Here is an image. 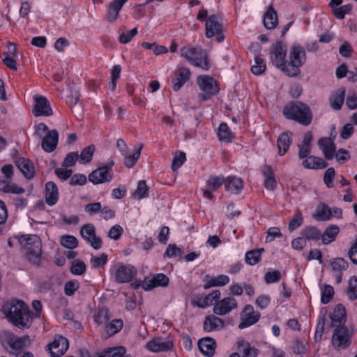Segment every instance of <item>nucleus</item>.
Segmentation results:
<instances>
[{"mask_svg": "<svg viewBox=\"0 0 357 357\" xmlns=\"http://www.w3.org/2000/svg\"><path fill=\"white\" fill-rule=\"evenodd\" d=\"M302 165L305 169H318L326 168L328 166V164L321 158L308 155L303 160Z\"/></svg>", "mask_w": 357, "mask_h": 357, "instance_id": "c85d7f7f", "label": "nucleus"}, {"mask_svg": "<svg viewBox=\"0 0 357 357\" xmlns=\"http://www.w3.org/2000/svg\"><path fill=\"white\" fill-rule=\"evenodd\" d=\"M218 137L220 141L231 142L234 138V135L226 123H221L218 129Z\"/></svg>", "mask_w": 357, "mask_h": 357, "instance_id": "f704fd0d", "label": "nucleus"}, {"mask_svg": "<svg viewBox=\"0 0 357 357\" xmlns=\"http://www.w3.org/2000/svg\"><path fill=\"white\" fill-rule=\"evenodd\" d=\"M283 114L288 119L294 120L303 126L311 123L313 116L309 106L303 102H292L284 106Z\"/></svg>", "mask_w": 357, "mask_h": 357, "instance_id": "7ed1b4c3", "label": "nucleus"}, {"mask_svg": "<svg viewBox=\"0 0 357 357\" xmlns=\"http://www.w3.org/2000/svg\"><path fill=\"white\" fill-rule=\"evenodd\" d=\"M333 271V276L335 278L336 283L340 284L342 280L343 271L349 267V264L346 259L342 257H336L330 262Z\"/></svg>", "mask_w": 357, "mask_h": 357, "instance_id": "dca6fc26", "label": "nucleus"}, {"mask_svg": "<svg viewBox=\"0 0 357 357\" xmlns=\"http://www.w3.org/2000/svg\"><path fill=\"white\" fill-rule=\"evenodd\" d=\"M331 319L333 325L338 324L337 326H342V324H344L347 319L346 310L342 304H338L335 306Z\"/></svg>", "mask_w": 357, "mask_h": 357, "instance_id": "2f4dec72", "label": "nucleus"}, {"mask_svg": "<svg viewBox=\"0 0 357 357\" xmlns=\"http://www.w3.org/2000/svg\"><path fill=\"white\" fill-rule=\"evenodd\" d=\"M180 52L181 56L186 59L192 65L204 70L210 68L208 56L201 47L187 45L183 47Z\"/></svg>", "mask_w": 357, "mask_h": 357, "instance_id": "39448f33", "label": "nucleus"}, {"mask_svg": "<svg viewBox=\"0 0 357 357\" xmlns=\"http://www.w3.org/2000/svg\"><path fill=\"white\" fill-rule=\"evenodd\" d=\"M333 296V287L329 284H324L321 288V302L323 304H327L332 300Z\"/></svg>", "mask_w": 357, "mask_h": 357, "instance_id": "a18cd8bd", "label": "nucleus"}, {"mask_svg": "<svg viewBox=\"0 0 357 357\" xmlns=\"http://www.w3.org/2000/svg\"><path fill=\"white\" fill-rule=\"evenodd\" d=\"M347 294L351 301H354L357 298V277L352 276L348 284Z\"/></svg>", "mask_w": 357, "mask_h": 357, "instance_id": "c03bdc74", "label": "nucleus"}, {"mask_svg": "<svg viewBox=\"0 0 357 357\" xmlns=\"http://www.w3.org/2000/svg\"><path fill=\"white\" fill-rule=\"evenodd\" d=\"M142 145H141L137 150L131 155L127 153L124 156V165L128 168L132 167L139 158Z\"/></svg>", "mask_w": 357, "mask_h": 357, "instance_id": "37998d69", "label": "nucleus"}, {"mask_svg": "<svg viewBox=\"0 0 357 357\" xmlns=\"http://www.w3.org/2000/svg\"><path fill=\"white\" fill-rule=\"evenodd\" d=\"M225 188L227 191L238 194L243 188V181L241 178L229 176L225 179Z\"/></svg>", "mask_w": 357, "mask_h": 357, "instance_id": "c756f323", "label": "nucleus"}, {"mask_svg": "<svg viewBox=\"0 0 357 357\" xmlns=\"http://www.w3.org/2000/svg\"><path fill=\"white\" fill-rule=\"evenodd\" d=\"M22 252L28 261L36 266H39L42 255V243L37 235L25 234L18 238Z\"/></svg>", "mask_w": 357, "mask_h": 357, "instance_id": "f03ea898", "label": "nucleus"}, {"mask_svg": "<svg viewBox=\"0 0 357 357\" xmlns=\"http://www.w3.org/2000/svg\"><path fill=\"white\" fill-rule=\"evenodd\" d=\"M306 61V54L304 48L299 44H294L289 52V61L286 63L287 67L283 73L289 77H295L301 73V67Z\"/></svg>", "mask_w": 357, "mask_h": 357, "instance_id": "20e7f679", "label": "nucleus"}, {"mask_svg": "<svg viewBox=\"0 0 357 357\" xmlns=\"http://www.w3.org/2000/svg\"><path fill=\"white\" fill-rule=\"evenodd\" d=\"M224 326V321L215 315L206 316L203 324V329L206 333L220 331Z\"/></svg>", "mask_w": 357, "mask_h": 357, "instance_id": "4be33fe9", "label": "nucleus"}, {"mask_svg": "<svg viewBox=\"0 0 357 357\" xmlns=\"http://www.w3.org/2000/svg\"><path fill=\"white\" fill-rule=\"evenodd\" d=\"M197 83L199 89L203 92V93L199 96L201 102L210 99L219 92L217 82L211 76L199 75L197 77Z\"/></svg>", "mask_w": 357, "mask_h": 357, "instance_id": "0eeeda50", "label": "nucleus"}, {"mask_svg": "<svg viewBox=\"0 0 357 357\" xmlns=\"http://www.w3.org/2000/svg\"><path fill=\"white\" fill-rule=\"evenodd\" d=\"M264 252V248H257L246 252L245 260L250 265H255L261 259V255Z\"/></svg>", "mask_w": 357, "mask_h": 357, "instance_id": "58836bf2", "label": "nucleus"}, {"mask_svg": "<svg viewBox=\"0 0 357 357\" xmlns=\"http://www.w3.org/2000/svg\"><path fill=\"white\" fill-rule=\"evenodd\" d=\"M281 277V273L278 270H274L267 272L264 275V280L267 284H272L279 282Z\"/></svg>", "mask_w": 357, "mask_h": 357, "instance_id": "052dcab7", "label": "nucleus"}, {"mask_svg": "<svg viewBox=\"0 0 357 357\" xmlns=\"http://www.w3.org/2000/svg\"><path fill=\"white\" fill-rule=\"evenodd\" d=\"M61 244L70 250H73L77 247L78 241L77 239L71 235H66L62 236L61 240Z\"/></svg>", "mask_w": 357, "mask_h": 357, "instance_id": "3c124183", "label": "nucleus"}, {"mask_svg": "<svg viewBox=\"0 0 357 357\" xmlns=\"http://www.w3.org/2000/svg\"><path fill=\"white\" fill-rule=\"evenodd\" d=\"M186 160L185 153L182 151H176L172 162V169L174 172L180 168Z\"/></svg>", "mask_w": 357, "mask_h": 357, "instance_id": "09e8293b", "label": "nucleus"}, {"mask_svg": "<svg viewBox=\"0 0 357 357\" xmlns=\"http://www.w3.org/2000/svg\"><path fill=\"white\" fill-rule=\"evenodd\" d=\"M122 328L123 321L121 319H113L108 324L107 323L106 326H105L102 336L106 339L119 333L122 329Z\"/></svg>", "mask_w": 357, "mask_h": 357, "instance_id": "7c9ffc66", "label": "nucleus"}, {"mask_svg": "<svg viewBox=\"0 0 357 357\" xmlns=\"http://www.w3.org/2000/svg\"><path fill=\"white\" fill-rule=\"evenodd\" d=\"M86 182V177L82 174H75L70 176L69 184L70 185H83Z\"/></svg>", "mask_w": 357, "mask_h": 357, "instance_id": "774afa93", "label": "nucleus"}, {"mask_svg": "<svg viewBox=\"0 0 357 357\" xmlns=\"http://www.w3.org/2000/svg\"><path fill=\"white\" fill-rule=\"evenodd\" d=\"M190 71L187 68H180L174 73L172 78V89L175 91H178L184 84L190 79Z\"/></svg>", "mask_w": 357, "mask_h": 357, "instance_id": "aec40b11", "label": "nucleus"}, {"mask_svg": "<svg viewBox=\"0 0 357 357\" xmlns=\"http://www.w3.org/2000/svg\"><path fill=\"white\" fill-rule=\"evenodd\" d=\"M127 1L128 0H113L109 3L106 17L109 22H116L119 17L120 10Z\"/></svg>", "mask_w": 357, "mask_h": 357, "instance_id": "b1692460", "label": "nucleus"}, {"mask_svg": "<svg viewBox=\"0 0 357 357\" xmlns=\"http://www.w3.org/2000/svg\"><path fill=\"white\" fill-rule=\"evenodd\" d=\"M241 321L238 325L240 329H243L257 323L260 318V313L255 311L251 305H246L241 313Z\"/></svg>", "mask_w": 357, "mask_h": 357, "instance_id": "f8f14e48", "label": "nucleus"}, {"mask_svg": "<svg viewBox=\"0 0 357 357\" xmlns=\"http://www.w3.org/2000/svg\"><path fill=\"white\" fill-rule=\"evenodd\" d=\"M301 236L308 241L319 240L321 236V231L315 227H308L301 231Z\"/></svg>", "mask_w": 357, "mask_h": 357, "instance_id": "ea45409f", "label": "nucleus"}, {"mask_svg": "<svg viewBox=\"0 0 357 357\" xmlns=\"http://www.w3.org/2000/svg\"><path fill=\"white\" fill-rule=\"evenodd\" d=\"M335 176V172L334 168L329 167L327 169V170L325 172L324 175V183L328 188H333V179Z\"/></svg>", "mask_w": 357, "mask_h": 357, "instance_id": "680f3d73", "label": "nucleus"}, {"mask_svg": "<svg viewBox=\"0 0 357 357\" xmlns=\"http://www.w3.org/2000/svg\"><path fill=\"white\" fill-rule=\"evenodd\" d=\"M59 199V190L53 181H48L45 184V200L49 206H54Z\"/></svg>", "mask_w": 357, "mask_h": 357, "instance_id": "cd10ccee", "label": "nucleus"}, {"mask_svg": "<svg viewBox=\"0 0 357 357\" xmlns=\"http://www.w3.org/2000/svg\"><path fill=\"white\" fill-rule=\"evenodd\" d=\"M291 132H285L281 133L278 139L277 143L279 149V155H283L288 151L291 144Z\"/></svg>", "mask_w": 357, "mask_h": 357, "instance_id": "473e14b6", "label": "nucleus"}, {"mask_svg": "<svg viewBox=\"0 0 357 357\" xmlns=\"http://www.w3.org/2000/svg\"><path fill=\"white\" fill-rule=\"evenodd\" d=\"M107 261V255L102 253L98 257H93L91 259V264L93 268H98L103 266Z\"/></svg>", "mask_w": 357, "mask_h": 357, "instance_id": "e2e57ef3", "label": "nucleus"}, {"mask_svg": "<svg viewBox=\"0 0 357 357\" xmlns=\"http://www.w3.org/2000/svg\"><path fill=\"white\" fill-rule=\"evenodd\" d=\"M206 36L208 38L216 36V40L221 43L225 37L222 33V25L218 15H211L206 20Z\"/></svg>", "mask_w": 357, "mask_h": 357, "instance_id": "1a4fd4ad", "label": "nucleus"}, {"mask_svg": "<svg viewBox=\"0 0 357 357\" xmlns=\"http://www.w3.org/2000/svg\"><path fill=\"white\" fill-rule=\"evenodd\" d=\"M182 254L181 250L178 248L175 244H170L166 249L164 257L167 256L169 258L181 256Z\"/></svg>", "mask_w": 357, "mask_h": 357, "instance_id": "338daca9", "label": "nucleus"}, {"mask_svg": "<svg viewBox=\"0 0 357 357\" xmlns=\"http://www.w3.org/2000/svg\"><path fill=\"white\" fill-rule=\"evenodd\" d=\"M137 34V29L135 27L127 33L123 32L119 35V40L122 44L129 43Z\"/></svg>", "mask_w": 357, "mask_h": 357, "instance_id": "0e129e2a", "label": "nucleus"}, {"mask_svg": "<svg viewBox=\"0 0 357 357\" xmlns=\"http://www.w3.org/2000/svg\"><path fill=\"white\" fill-rule=\"evenodd\" d=\"M173 347V342L170 340L163 341L162 338H155L146 344L148 350L152 352H163L170 350Z\"/></svg>", "mask_w": 357, "mask_h": 357, "instance_id": "412c9836", "label": "nucleus"}, {"mask_svg": "<svg viewBox=\"0 0 357 357\" xmlns=\"http://www.w3.org/2000/svg\"><path fill=\"white\" fill-rule=\"evenodd\" d=\"M7 319L20 329L29 328L33 322V314L29 306L20 300H11L3 307Z\"/></svg>", "mask_w": 357, "mask_h": 357, "instance_id": "f257e3e1", "label": "nucleus"}, {"mask_svg": "<svg viewBox=\"0 0 357 357\" xmlns=\"http://www.w3.org/2000/svg\"><path fill=\"white\" fill-rule=\"evenodd\" d=\"M82 237L90 244L95 250H98L102 247V240L96 235V229L92 224H86L83 225L80 230Z\"/></svg>", "mask_w": 357, "mask_h": 357, "instance_id": "9b49d317", "label": "nucleus"}, {"mask_svg": "<svg viewBox=\"0 0 357 357\" xmlns=\"http://www.w3.org/2000/svg\"><path fill=\"white\" fill-rule=\"evenodd\" d=\"M95 151V146L91 144L84 148L79 155L80 160L79 162L86 164L92 160L93 153Z\"/></svg>", "mask_w": 357, "mask_h": 357, "instance_id": "49530a36", "label": "nucleus"}, {"mask_svg": "<svg viewBox=\"0 0 357 357\" xmlns=\"http://www.w3.org/2000/svg\"><path fill=\"white\" fill-rule=\"evenodd\" d=\"M303 222L302 214L300 211H296L293 219L289 222L288 229L291 232L301 226Z\"/></svg>", "mask_w": 357, "mask_h": 357, "instance_id": "6e6d98bb", "label": "nucleus"}, {"mask_svg": "<svg viewBox=\"0 0 357 357\" xmlns=\"http://www.w3.org/2000/svg\"><path fill=\"white\" fill-rule=\"evenodd\" d=\"M149 188L144 181H139L138 182L137 188L135 192V196L141 199L148 197Z\"/></svg>", "mask_w": 357, "mask_h": 357, "instance_id": "864d4df0", "label": "nucleus"}, {"mask_svg": "<svg viewBox=\"0 0 357 357\" xmlns=\"http://www.w3.org/2000/svg\"><path fill=\"white\" fill-rule=\"evenodd\" d=\"M79 284L77 280H73L68 281L64 286V293L66 296H73L79 289Z\"/></svg>", "mask_w": 357, "mask_h": 357, "instance_id": "bf43d9fd", "label": "nucleus"}, {"mask_svg": "<svg viewBox=\"0 0 357 357\" xmlns=\"http://www.w3.org/2000/svg\"><path fill=\"white\" fill-rule=\"evenodd\" d=\"M221 295L220 290H215L205 296V303L201 305L202 308L210 306L218 302Z\"/></svg>", "mask_w": 357, "mask_h": 357, "instance_id": "603ef678", "label": "nucleus"}, {"mask_svg": "<svg viewBox=\"0 0 357 357\" xmlns=\"http://www.w3.org/2000/svg\"><path fill=\"white\" fill-rule=\"evenodd\" d=\"M340 229L337 225H333L327 227L321 236L322 243L328 245L335 241Z\"/></svg>", "mask_w": 357, "mask_h": 357, "instance_id": "e433bc0d", "label": "nucleus"}, {"mask_svg": "<svg viewBox=\"0 0 357 357\" xmlns=\"http://www.w3.org/2000/svg\"><path fill=\"white\" fill-rule=\"evenodd\" d=\"M313 139V135L311 131H307L305 133L302 142L298 144V158L301 160H303L310 155L312 148V141Z\"/></svg>", "mask_w": 357, "mask_h": 357, "instance_id": "393cba45", "label": "nucleus"}, {"mask_svg": "<svg viewBox=\"0 0 357 357\" xmlns=\"http://www.w3.org/2000/svg\"><path fill=\"white\" fill-rule=\"evenodd\" d=\"M137 274L136 268L131 265H121L115 271V281L118 283L130 282Z\"/></svg>", "mask_w": 357, "mask_h": 357, "instance_id": "2eb2a0df", "label": "nucleus"}, {"mask_svg": "<svg viewBox=\"0 0 357 357\" xmlns=\"http://www.w3.org/2000/svg\"><path fill=\"white\" fill-rule=\"evenodd\" d=\"M332 211L329 206L325 203L319 204L317 208L314 218L317 221H326L331 218Z\"/></svg>", "mask_w": 357, "mask_h": 357, "instance_id": "72a5a7b5", "label": "nucleus"}, {"mask_svg": "<svg viewBox=\"0 0 357 357\" xmlns=\"http://www.w3.org/2000/svg\"><path fill=\"white\" fill-rule=\"evenodd\" d=\"M351 335L344 326H337L332 336V344L335 349H345L351 344Z\"/></svg>", "mask_w": 357, "mask_h": 357, "instance_id": "9d476101", "label": "nucleus"}, {"mask_svg": "<svg viewBox=\"0 0 357 357\" xmlns=\"http://www.w3.org/2000/svg\"><path fill=\"white\" fill-rule=\"evenodd\" d=\"M266 69L264 59L259 56L255 57V64L251 67V71L254 75H260L265 72Z\"/></svg>", "mask_w": 357, "mask_h": 357, "instance_id": "8fccbe9b", "label": "nucleus"}, {"mask_svg": "<svg viewBox=\"0 0 357 357\" xmlns=\"http://www.w3.org/2000/svg\"><path fill=\"white\" fill-rule=\"evenodd\" d=\"M79 158V155L77 151L70 152L67 154L66 158H64L62 162V167L65 168L73 167L75 165L76 161Z\"/></svg>", "mask_w": 357, "mask_h": 357, "instance_id": "13d9d810", "label": "nucleus"}, {"mask_svg": "<svg viewBox=\"0 0 357 357\" xmlns=\"http://www.w3.org/2000/svg\"><path fill=\"white\" fill-rule=\"evenodd\" d=\"M237 306V301L234 297L229 296L214 303L213 311L215 314L222 316L229 313Z\"/></svg>", "mask_w": 357, "mask_h": 357, "instance_id": "ddd939ff", "label": "nucleus"}, {"mask_svg": "<svg viewBox=\"0 0 357 357\" xmlns=\"http://www.w3.org/2000/svg\"><path fill=\"white\" fill-rule=\"evenodd\" d=\"M345 95V90L344 89H340L338 92L332 95L330 98V103L331 107L335 110H340L344 102Z\"/></svg>", "mask_w": 357, "mask_h": 357, "instance_id": "4c0bfd02", "label": "nucleus"}, {"mask_svg": "<svg viewBox=\"0 0 357 357\" xmlns=\"http://www.w3.org/2000/svg\"><path fill=\"white\" fill-rule=\"evenodd\" d=\"M112 175L108 172L105 167H98L89 175V180L94 185L109 182Z\"/></svg>", "mask_w": 357, "mask_h": 357, "instance_id": "6ab92c4d", "label": "nucleus"}, {"mask_svg": "<svg viewBox=\"0 0 357 357\" xmlns=\"http://www.w3.org/2000/svg\"><path fill=\"white\" fill-rule=\"evenodd\" d=\"M278 16L275 10L270 6L264 17V26L268 29H274L278 24Z\"/></svg>", "mask_w": 357, "mask_h": 357, "instance_id": "c9c22d12", "label": "nucleus"}, {"mask_svg": "<svg viewBox=\"0 0 357 357\" xmlns=\"http://www.w3.org/2000/svg\"><path fill=\"white\" fill-rule=\"evenodd\" d=\"M15 165L26 178L31 179L34 177L35 169L30 160L21 158L15 161Z\"/></svg>", "mask_w": 357, "mask_h": 357, "instance_id": "bb28decb", "label": "nucleus"}, {"mask_svg": "<svg viewBox=\"0 0 357 357\" xmlns=\"http://www.w3.org/2000/svg\"><path fill=\"white\" fill-rule=\"evenodd\" d=\"M35 105L33 113L36 116L52 115V109L47 99L43 96H35L33 97Z\"/></svg>", "mask_w": 357, "mask_h": 357, "instance_id": "4468645a", "label": "nucleus"}, {"mask_svg": "<svg viewBox=\"0 0 357 357\" xmlns=\"http://www.w3.org/2000/svg\"><path fill=\"white\" fill-rule=\"evenodd\" d=\"M225 178L223 176H214L208 178L206 184L211 190H217L222 184H225Z\"/></svg>", "mask_w": 357, "mask_h": 357, "instance_id": "5fc2aeb1", "label": "nucleus"}, {"mask_svg": "<svg viewBox=\"0 0 357 357\" xmlns=\"http://www.w3.org/2000/svg\"><path fill=\"white\" fill-rule=\"evenodd\" d=\"M198 347L204 356L211 357L215 354L216 342L212 337H204L198 341Z\"/></svg>", "mask_w": 357, "mask_h": 357, "instance_id": "a878e982", "label": "nucleus"}, {"mask_svg": "<svg viewBox=\"0 0 357 357\" xmlns=\"http://www.w3.org/2000/svg\"><path fill=\"white\" fill-rule=\"evenodd\" d=\"M68 340L62 336L55 339L49 344L50 353L52 357H61L68 349Z\"/></svg>", "mask_w": 357, "mask_h": 357, "instance_id": "f3484780", "label": "nucleus"}, {"mask_svg": "<svg viewBox=\"0 0 357 357\" xmlns=\"http://www.w3.org/2000/svg\"><path fill=\"white\" fill-rule=\"evenodd\" d=\"M286 56L287 47L282 42L278 41L270 47L269 59L271 63L282 72L284 67H287Z\"/></svg>", "mask_w": 357, "mask_h": 357, "instance_id": "6e6552de", "label": "nucleus"}, {"mask_svg": "<svg viewBox=\"0 0 357 357\" xmlns=\"http://www.w3.org/2000/svg\"><path fill=\"white\" fill-rule=\"evenodd\" d=\"M109 319V310L104 307L100 309L98 313L94 315V321L98 326L106 324Z\"/></svg>", "mask_w": 357, "mask_h": 357, "instance_id": "de8ad7c7", "label": "nucleus"}, {"mask_svg": "<svg viewBox=\"0 0 357 357\" xmlns=\"http://www.w3.org/2000/svg\"><path fill=\"white\" fill-rule=\"evenodd\" d=\"M266 237V243H271L275 240V238L281 237L282 233L279 227H270L267 231Z\"/></svg>", "mask_w": 357, "mask_h": 357, "instance_id": "69168bd1", "label": "nucleus"}, {"mask_svg": "<svg viewBox=\"0 0 357 357\" xmlns=\"http://www.w3.org/2000/svg\"><path fill=\"white\" fill-rule=\"evenodd\" d=\"M86 264L81 260H75L70 268V271L73 275H80L86 271Z\"/></svg>", "mask_w": 357, "mask_h": 357, "instance_id": "4d7b16f0", "label": "nucleus"}, {"mask_svg": "<svg viewBox=\"0 0 357 357\" xmlns=\"http://www.w3.org/2000/svg\"><path fill=\"white\" fill-rule=\"evenodd\" d=\"M59 132L53 129L48 131L42 139V149L47 153L53 152L58 144Z\"/></svg>", "mask_w": 357, "mask_h": 357, "instance_id": "a211bd4d", "label": "nucleus"}, {"mask_svg": "<svg viewBox=\"0 0 357 357\" xmlns=\"http://www.w3.org/2000/svg\"><path fill=\"white\" fill-rule=\"evenodd\" d=\"M318 145L326 160H330L333 158L336 146L331 137L320 138L318 141Z\"/></svg>", "mask_w": 357, "mask_h": 357, "instance_id": "5701e85b", "label": "nucleus"}, {"mask_svg": "<svg viewBox=\"0 0 357 357\" xmlns=\"http://www.w3.org/2000/svg\"><path fill=\"white\" fill-rule=\"evenodd\" d=\"M0 342L6 349L10 348L13 351H19L25 348L31 340L27 335L19 337L10 331H4L0 334Z\"/></svg>", "mask_w": 357, "mask_h": 357, "instance_id": "423d86ee", "label": "nucleus"}, {"mask_svg": "<svg viewBox=\"0 0 357 357\" xmlns=\"http://www.w3.org/2000/svg\"><path fill=\"white\" fill-rule=\"evenodd\" d=\"M97 357H131L130 355H125V351L123 348L114 349L109 348L103 351L98 353Z\"/></svg>", "mask_w": 357, "mask_h": 357, "instance_id": "a19ab883", "label": "nucleus"}, {"mask_svg": "<svg viewBox=\"0 0 357 357\" xmlns=\"http://www.w3.org/2000/svg\"><path fill=\"white\" fill-rule=\"evenodd\" d=\"M238 351L242 353L241 357H257L258 350L250 347L248 344L241 342L238 344Z\"/></svg>", "mask_w": 357, "mask_h": 357, "instance_id": "79ce46f5", "label": "nucleus"}]
</instances>
